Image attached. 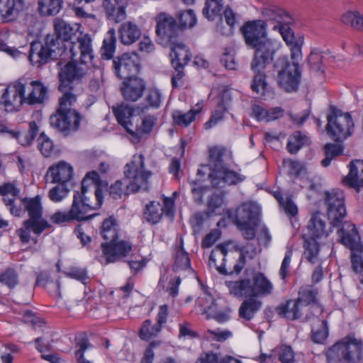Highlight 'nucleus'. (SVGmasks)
<instances>
[{"label":"nucleus","instance_id":"864d4df0","mask_svg":"<svg viewBox=\"0 0 363 363\" xmlns=\"http://www.w3.org/2000/svg\"><path fill=\"white\" fill-rule=\"evenodd\" d=\"M26 42L20 45L18 48L14 46L6 45L1 36H0V50L4 51L13 59H19L26 56L25 52L23 50L26 48Z\"/></svg>","mask_w":363,"mask_h":363},{"label":"nucleus","instance_id":"393cba45","mask_svg":"<svg viewBox=\"0 0 363 363\" xmlns=\"http://www.w3.org/2000/svg\"><path fill=\"white\" fill-rule=\"evenodd\" d=\"M345 185L359 191L363 187V160H356L350 164V172L343 179Z\"/></svg>","mask_w":363,"mask_h":363},{"label":"nucleus","instance_id":"bb28decb","mask_svg":"<svg viewBox=\"0 0 363 363\" xmlns=\"http://www.w3.org/2000/svg\"><path fill=\"white\" fill-rule=\"evenodd\" d=\"M274 286L267 277L260 272L252 277V296L255 297L267 296L272 294Z\"/></svg>","mask_w":363,"mask_h":363},{"label":"nucleus","instance_id":"09e8293b","mask_svg":"<svg viewBox=\"0 0 363 363\" xmlns=\"http://www.w3.org/2000/svg\"><path fill=\"white\" fill-rule=\"evenodd\" d=\"M324 149L325 158L321 161L323 167L329 166L331 161L343 152V147L340 144L327 143Z\"/></svg>","mask_w":363,"mask_h":363},{"label":"nucleus","instance_id":"7ed1b4c3","mask_svg":"<svg viewBox=\"0 0 363 363\" xmlns=\"http://www.w3.org/2000/svg\"><path fill=\"white\" fill-rule=\"evenodd\" d=\"M54 28L57 36L47 35L45 43L40 49L38 43H31L28 58L33 65L39 67L61 53L65 48L64 42L74 39L79 26L71 25L60 18H56L54 21Z\"/></svg>","mask_w":363,"mask_h":363},{"label":"nucleus","instance_id":"6e6d98bb","mask_svg":"<svg viewBox=\"0 0 363 363\" xmlns=\"http://www.w3.org/2000/svg\"><path fill=\"white\" fill-rule=\"evenodd\" d=\"M69 189L66 185L59 184L50 189L48 192L49 199L55 203H60L68 196Z\"/></svg>","mask_w":363,"mask_h":363},{"label":"nucleus","instance_id":"aec40b11","mask_svg":"<svg viewBox=\"0 0 363 363\" xmlns=\"http://www.w3.org/2000/svg\"><path fill=\"white\" fill-rule=\"evenodd\" d=\"M25 92L26 104L29 105L41 104L48 98V87L40 81L27 82Z\"/></svg>","mask_w":363,"mask_h":363},{"label":"nucleus","instance_id":"37998d69","mask_svg":"<svg viewBox=\"0 0 363 363\" xmlns=\"http://www.w3.org/2000/svg\"><path fill=\"white\" fill-rule=\"evenodd\" d=\"M269 357H277L281 363H292L294 359V352L290 346L283 345L273 350Z\"/></svg>","mask_w":363,"mask_h":363},{"label":"nucleus","instance_id":"f8f14e48","mask_svg":"<svg viewBox=\"0 0 363 363\" xmlns=\"http://www.w3.org/2000/svg\"><path fill=\"white\" fill-rule=\"evenodd\" d=\"M259 207L252 202L244 203L237 209L236 225L247 240L253 239L255 236V230L259 222Z\"/></svg>","mask_w":363,"mask_h":363},{"label":"nucleus","instance_id":"c03bdc74","mask_svg":"<svg viewBox=\"0 0 363 363\" xmlns=\"http://www.w3.org/2000/svg\"><path fill=\"white\" fill-rule=\"evenodd\" d=\"M308 138L300 132H296L289 138L287 148L291 153L297 152L303 145L308 144Z\"/></svg>","mask_w":363,"mask_h":363},{"label":"nucleus","instance_id":"4d7b16f0","mask_svg":"<svg viewBox=\"0 0 363 363\" xmlns=\"http://www.w3.org/2000/svg\"><path fill=\"white\" fill-rule=\"evenodd\" d=\"M38 147L45 157H50L55 150L52 141L44 133H41L38 138Z\"/></svg>","mask_w":363,"mask_h":363},{"label":"nucleus","instance_id":"79ce46f5","mask_svg":"<svg viewBox=\"0 0 363 363\" xmlns=\"http://www.w3.org/2000/svg\"><path fill=\"white\" fill-rule=\"evenodd\" d=\"M163 212L164 208L160 202L151 201L146 205L145 216L148 222L156 224L160 220Z\"/></svg>","mask_w":363,"mask_h":363},{"label":"nucleus","instance_id":"f3484780","mask_svg":"<svg viewBox=\"0 0 363 363\" xmlns=\"http://www.w3.org/2000/svg\"><path fill=\"white\" fill-rule=\"evenodd\" d=\"M107 262H114L126 257L132 250V245L127 241H109L101 245Z\"/></svg>","mask_w":363,"mask_h":363},{"label":"nucleus","instance_id":"bf43d9fd","mask_svg":"<svg viewBox=\"0 0 363 363\" xmlns=\"http://www.w3.org/2000/svg\"><path fill=\"white\" fill-rule=\"evenodd\" d=\"M227 111V107L223 104H220L216 109L213 112L210 119L205 123L204 128L209 129L216 125L220 121L224 116L225 112Z\"/></svg>","mask_w":363,"mask_h":363},{"label":"nucleus","instance_id":"680f3d73","mask_svg":"<svg viewBox=\"0 0 363 363\" xmlns=\"http://www.w3.org/2000/svg\"><path fill=\"white\" fill-rule=\"evenodd\" d=\"M179 19L181 26L184 28H192L197 23L196 16L191 9L180 12Z\"/></svg>","mask_w":363,"mask_h":363},{"label":"nucleus","instance_id":"39448f33","mask_svg":"<svg viewBox=\"0 0 363 363\" xmlns=\"http://www.w3.org/2000/svg\"><path fill=\"white\" fill-rule=\"evenodd\" d=\"M125 179L118 180L108 189L110 195L115 199L123 195L146 189L152 173L145 169V158L141 154L134 155L131 161L124 167Z\"/></svg>","mask_w":363,"mask_h":363},{"label":"nucleus","instance_id":"b1692460","mask_svg":"<svg viewBox=\"0 0 363 363\" xmlns=\"http://www.w3.org/2000/svg\"><path fill=\"white\" fill-rule=\"evenodd\" d=\"M23 9V0H0V20L4 22L14 21Z\"/></svg>","mask_w":363,"mask_h":363},{"label":"nucleus","instance_id":"412c9836","mask_svg":"<svg viewBox=\"0 0 363 363\" xmlns=\"http://www.w3.org/2000/svg\"><path fill=\"white\" fill-rule=\"evenodd\" d=\"M115 116L120 125H121L130 134L137 133L138 124L135 120L137 116H134L131 107L125 104H121L113 109Z\"/></svg>","mask_w":363,"mask_h":363},{"label":"nucleus","instance_id":"ea45409f","mask_svg":"<svg viewBox=\"0 0 363 363\" xmlns=\"http://www.w3.org/2000/svg\"><path fill=\"white\" fill-rule=\"evenodd\" d=\"M38 132V127L35 121L29 123V130L26 132L21 133L15 130L16 135L13 136V139H16L19 144L26 146L29 145L35 138Z\"/></svg>","mask_w":363,"mask_h":363},{"label":"nucleus","instance_id":"603ef678","mask_svg":"<svg viewBox=\"0 0 363 363\" xmlns=\"http://www.w3.org/2000/svg\"><path fill=\"white\" fill-rule=\"evenodd\" d=\"M145 100L147 106L157 108L162 104V94L157 87H149L146 92Z\"/></svg>","mask_w":363,"mask_h":363},{"label":"nucleus","instance_id":"dca6fc26","mask_svg":"<svg viewBox=\"0 0 363 363\" xmlns=\"http://www.w3.org/2000/svg\"><path fill=\"white\" fill-rule=\"evenodd\" d=\"M139 57L135 52L124 53L113 60L115 74L121 79L136 77L140 70Z\"/></svg>","mask_w":363,"mask_h":363},{"label":"nucleus","instance_id":"5fc2aeb1","mask_svg":"<svg viewBox=\"0 0 363 363\" xmlns=\"http://www.w3.org/2000/svg\"><path fill=\"white\" fill-rule=\"evenodd\" d=\"M161 325L160 324H154L147 320L143 323L140 330V337L143 340H149L155 336L160 330Z\"/></svg>","mask_w":363,"mask_h":363},{"label":"nucleus","instance_id":"20e7f679","mask_svg":"<svg viewBox=\"0 0 363 363\" xmlns=\"http://www.w3.org/2000/svg\"><path fill=\"white\" fill-rule=\"evenodd\" d=\"M69 52L72 61L67 63L64 67L61 68L60 78L62 84L60 89L67 92L64 89L69 82L81 79L86 73L84 65L88 63H92L94 55L91 45V39L89 34L80 33L77 37V41L71 42Z\"/></svg>","mask_w":363,"mask_h":363},{"label":"nucleus","instance_id":"58836bf2","mask_svg":"<svg viewBox=\"0 0 363 363\" xmlns=\"http://www.w3.org/2000/svg\"><path fill=\"white\" fill-rule=\"evenodd\" d=\"M157 28L158 35H168L175 27L174 18L165 13H160L156 17Z\"/></svg>","mask_w":363,"mask_h":363},{"label":"nucleus","instance_id":"de8ad7c7","mask_svg":"<svg viewBox=\"0 0 363 363\" xmlns=\"http://www.w3.org/2000/svg\"><path fill=\"white\" fill-rule=\"evenodd\" d=\"M208 210L211 215H222L228 213L225 206L223 195H213L208 203Z\"/></svg>","mask_w":363,"mask_h":363},{"label":"nucleus","instance_id":"9b49d317","mask_svg":"<svg viewBox=\"0 0 363 363\" xmlns=\"http://www.w3.org/2000/svg\"><path fill=\"white\" fill-rule=\"evenodd\" d=\"M363 342L353 335H348L334 345L328 352V359L330 363L332 359L341 357L350 363H357L362 358ZM335 363H336L335 362Z\"/></svg>","mask_w":363,"mask_h":363},{"label":"nucleus","instance_id":"4c0bfd02","mask_svg":"<svg viewBox=\"0 0 363 363\" xmlns=\"http://www.w3.org/2000/svg\"><path fill=\"white\" fill-rule=\"evenodd\" d=\"M62 6L63 0H38V11L44 16L57 15Z\"/></svg>","mask_w":363,"mask_h":363},{"label":"nucleus","instance_id":"a18cd8bd","mask_svg":"<svg viewBox=\"0 0 363 363\" xmlns=\"http://www.w3.org/2000/svg\"><path fill=\"white\" fill-rule=\"evenodd\" d=\"M173 269L175 272L182 270L192 271L189 255L186 251H184L183 247H180L177 251Z\"/></svg>","mask_w":363,"mask_h":363},{"label":"nucleus","instance_id":"4468645a","mask_svg":"<svg viewBox=\"0 0 363 363\" xmlns=\"http://www.w3.org/2000/svg\"><path fill=\"white\" fill-rule=\"evenodd\" d=\"M26 92V79H20L9 85L2 92L0 104L6 112H15L20 109L25 101Z\"/></svg>","mask_w":363,"mask_h":363},{"label":"nucleus","instance_id":"13d9d810","mask_svg":"<svg viewBox=\"0 0 363 363\" xmlns=\"http://www.w3.org/2000/svg\"><path fill=\"white\" fill-rule=\"evenodd\" d=\"M255 254L256 249L251 245H247L242 248L240 252L239 263L235 264L234 271L237 273H239L245 265V259L247 257L252 259Z\"/></svg>","mask_w":363,"mask_h":363},{"label":"nucleus","instance_id":"3c124183","mask_svg":"<svg viewBox=\"0 0 363 363\" xmlns=\"http://www.w3.org/2000/svg\"><path fill=\"white\" fill-rule=\"evenodd\" d=\"M352 267L354 274L353 278L355 281L359 282L358 288L363 290V257L360 255H353Z\"/></svg>","mask_w":363,"mask_h":363},{"label":"nucleus","instance_id":"c9c22d12","mask_svg":"<svg viewBox=\"0 0 363 363\" xmlns=\"http://www.w3.org/2000/svg\"><path fill=\"white\" fill-rule=\"evenodd\" d=\"M116 36L114 28H111L106 33L101 47V57L105 60H110L113 57L116 51Z\"/></svg>","mask_w":363,"mask_h":363},{"label":"nucleus","instance_id":"a211bd4d","mask_svg":"<svg viewBox=\"0 0 363 363\" xmlns=\"http://www.w3.org/2000/svg\"><path fill=\"white\" fill-rule=\"evenodd\" d=\"M235 250L237 251L236 245L233 242H228L216 246L211 252L209 257L210 267H214L220 274H227L225 262V257L229 252Z\"/></svg>","mask_w":363,"mask_h":363},{"label":"nucleus","instance_id":"f704fd0d","mask_svg":"<svg viewBox=\"0 0 363 363\" xmlns=\"http://www.w3.org/2000/svg\"><path fill=\"white\" fill-rule=\"evenodd\" d=\"M272 60V59H267L264 60L263 68L257 67L256 69H253L251 66V68L255 73L254 79L251 84V88L255 92L261 95L264 94V91L267 86L264 70L266 67V65L269 63Z\"/></svg>","mask_w":363,"mask_h":363},{"label":"nucleus","instance_id":"2eb2a0df","mask_svg":"<svg viewBox=\"0 0 363 363\" xmlns=\"http://www.w3.org/2000/svg\"><path fill=\"white\" fill-rule=\"evenodd\" d=\"M344 199V194L340 190H333L325 194L328 219L333 227L340 226L346 216Z\"/></svg>","mask_w":363,"mask_h":363},{"label":"nucleus","instance_id":"9d476101","mask_svg":"<svg viewBox=\"0 0 363 363\" xmlns=\"http://www.w3.org/2000/svg\"><path fill=\"white\" fill-rule=\"evenodd\" d=\"M327 119V133L333 140L342 142L352 135L354 122L349 113L332 109Z\"/></svg>","mask_w":363,"mask_h":363},{"label":"nucleus","instance_id":"8fccbe9b","mask_svg":"<svg viewBox=\"0 0 363 363\" xmlns=\"http://www.w3.org/2000/svg\"><path fill=\"white\" fill-rule=\"evenodd\" d=\"M0 193L3 196V201L6 206L16 201L19 190L12 184L8 183L0 186Z\"/></svg>","mask_w":363,"mask_h":363},{"label":"nucleus","instance_id":"49530a36","mask_svg":"<svg viewBox=\"0 0 363 363\" xmlns=\"http://www.w3.org/2000/svg\"><path fill=\"white\" fill-rule=\"evenodd\" d=\"M222 9V0H206L203 13L208 19L213 20L216 16H220Z\"/></svg>","mask_w":363,"mask_h":363},{"label":"nucleus","instance_id":"f257e3e1","mask_svg":"<svg viewBox=\"0 0 363 363\" xmlns=\"http://www.w3.org/2000/svg\"><path fill=\"white\" fill-rule=\"evenodd\" d=\"M263 16L273 24L272 29L278 31L286 44L290 48L291 57L294 60L289 62L287 57H279L276 62L278 70L277 81L281 87L287 91H296L300 82L301 72L298 61L302 58L301 48L304 38L301 35H294L289 25L292 17L281 9L268 7L264 9Z\"/></svg>","mask_w":363,"mask_h":363},{"label":"nucleus","instance_id":"e2e57ef3","mask_svg":"<svg viewBox=\"0 0 363 363\" xmlns=\"http://www.w3.org/2000/svg\"><path fill=\"white\" fill-rule=\"evenodd\" d=\"M76 216L77 213L75 214L74 208L70 209L69 211H59L51 216L50 220L55 223L60 224L74 220L73 218H74Z\"/></svg>","mask_w":363,"mask_h":363},{"label":"nucleus","instance_id":"6ab92c4d","mask_svg":"<svg viewBox=\"0 0 363 363\" xmlns=\"http://www.w3.org/2000/svg\"><path fill=\"white\" fill-rule=\"evenodd\" d=\"M47 176L51 178L52 183L66 185L72 179L74 169L69 163L60 161L48 168Z\"/></svg>","mask_w":363,"mask_h":363},{"label":"nucleus","instance_id":"774afa93","mask_svg":"<svg viewBox=\"0 0 363 363\" xmlns=\"http://www.w3.org/2000/svg\"><path fill=\"white\" fill-rule=\"evenodd\" d=\"M222 357L217 353H203L198 358L196 363H221Z\"/></svg>","mask_w":363,"mask_h":363},{"label":"nucleus","instance_id":"0e129e2a","mask_svg":"<svg viewBox=\"0 0 363 363\" xmlns=\"http://www.w3.org/2000/svg\"><path fill=\"white\" fill-rule=\"evenodd\" d=\"M328 335V327L327 322L323 320L319 328L313 329L312 331V340L316 343H323Z\"/></svg>","mask_w":363,"mask_h":363},{"label":"nucleus","instance_id":"0eeeda50","mask_svg":"<svg viewBox=\"0 0 363 363\" xmlns=\"http://www.w3.org/2000/svg\"><path fill=\"white\" fill-rule=\"evenodd\" d=\"M76 101V96L72 92H65L60 99V107L50 117V124L65 136L79 130L82 121V115L70 107Z\"/></svg>","mask_w":363,"mask_h":363},{"label":"nucleus","instance_id":"72a5a7b5","mask_svg":"<svg viewBox=\"0 0 363 363\" xmlns=\"http://www.w3.org/2000/svg\"><path fill=\"white\" fill-rule=\"evenodd\" d=\"M196 305L201 308V311L203 314H206V317L213 318L219 322H223L226 320L225 317L216 315L213 313L215 308V300L210 294H204L196 300Z\"/></svg>","mask_w":363,"mask_h":363},{"label":"nucleus","instance_id":"c85d7f7f","mask_svg":"<svg viewBox=\"0 0 363 363\" xmlns=\"http://www.w3.org/2000/svg\"><path fill=\"white\" fill-rule=\"evenodd\" d=\"M284 114V111L280 107L272 108L267 110L262 106L254 104L252 107V116L258 121L269 122L279 118Z\"/></svg>","mask_w":363,"mask_h":363},{"label":"nucleus","instance_id":"69168bd1","mask_svg":"<svg viewBox=\"0 0 363 363\" xmlns=\"http://www.w3.org/2000/svg\"><path fill=\"white\" fill-rule=\"evenodd\" d=\"M317 292L311 289H303L299 292L297 301L302 306L306 307L315 302Z\"/></svg>","mask_w":363,"mask_h":363},{"label":"nucleus","instance_id":"2f4dec72","mask_svg":"<svg viewBox=\"0 0 363 363\" xmlns=\"http://www.w3.org/2000/svg\"><path fill=\"white\" fill-rule=\"evenodd\" d=\"M302 306L297 300H289L286 303L277 307V313L286 319L296 320L302 315Z\"/></svg>","mask_w":363,"mask_h":363},{"label":"nucleus","instance_id":"473e14b6","mask_svg":"<svg viewBox=\"0 0 363 363\" xmlns=\"http://www.w3.org/2000/svg\"><path fill=\"white\" fill-rule=\"evenodd\" d=\"M262 303L257 297L250 296L244 301L240 308V316L247 320H251L255 314L260 309Z\"/></svg>","mask_w":363,"mask_h":363},{"label":"nucleus","instance_id":"cd10ccee","mask_svg":"<svg viewBox=\"0 0 363 363\" xmlns=\"http://www.w3.org/2000/svg\"><path fill=\"white\" fill-rule=\"evenodd\" d=\"M203 108V101L198 102L187 113H184L179 110H175L172 112V118L175 124L186 127L189 125L196 118V116L201 111Z\"/></svg>","mask_w":363,"mask_h":363},{"label":"nucleus","instance_id":"6e6552de","mask_svg":"<svg viewBox=\"0 0 363 363\" xmlns=\"http://www.w3.org/2000/svg\"><path fill=\"white\" fill-rule=\"evenodd\" d=\"M23 207L28 211L29 219L25 220L22 228L18 230V235L23 242H28L30 240L36 242L37 238H33L31 233L38 237L50 227L48 221L42 218L41 197L36 196L34 198L25 199Z\"/></svg>","mask_w":363,"mask_h":363},{"label":"nucleus","instance_id":"a19ab883","mask_svg":"<svg viewBox=\"0 0 363 363\" xmlns=\"http://www.w3.org/2000/svg\"><path fill=\"white\" fill-rule=\"evenodd\" d=\"M101 233L107 242L114 241L117 238L118 224L113 217H109L104 220Z\"/></svg>","mask_w":363,"mask_h":363},{"label":"nucleus","instance_id":"ddd939ff","mask_svg":"<svg viewBox=\"0 0 363 363\" xmlns=\"http://www.w3.org/2000/svg\"><path fill=\"white\" fill-rule=\"evenodd\" d=\"M94 192L89 191H75L73 196V201L70 209H74L77 216L73 220H84L94 218L96 214L89 215L92 211L96 210L101 207L103 203V196H100L96 192V197L94 196Z\"/></svg>","mask_w":363,"mask_h":363},{"label":"nucleus","instance_id":"423d86ee","mask_svg":"<svg viewBox=\"0 0 363 363\" xmlns=\"http://www.w3.org/2000/svg\"><path fill=\"white\" fill-rule=\"evenodd\" d=\"M242 31L246 44L255 49L252 68H263L264 60L272 59L275 50L274 43L267 38L265 22L262 20L250 21L242 28Z\"/></svg>","mask_w":363,"mask_h":363},{"label":"nucleus","instance_id":"e433bc0d","mask_svg":"<svg viewBox=\"0 0 363 363\" xmlns=\"http://www.w3.org/2000/svg\"><path fill=\"white\" fill-rule=\"evenodd\" d=\"M100 179L99 175L96 171L88 172L82 182L81 191L94 192V196L96 197V191L100 196H103L102 191L99 186Z\"/></svg>","mask_w":363,"mask_h":363},{"label":"nucleus","instance_id":"a878e982","mask_svg":"<svg viewBox=\"0 0 363 363\" xmlns=\"http://www.w3.org/2000/svg\"><path fill=\"white\" fill-rule=\"evenodd\" d=\"M118 33L121 43L129 45L140 38L142 30L135 23L128 21L121 24Z\"/></svg>","mask_w":363,"mask_h":363},{"label":"nucleus","instance_id":"7c9ffc66","mask_svg":"<svg viewBox=\"0 0 363 363\" xmlns=\"http://www.w3.org/2000/svg\"><path fill=\"white\" fill-rule=\"evenodd\" d=\"M170 57L173 67L177 69L183 68L191 58L189 50L183 43H181L173 45Z\"/></svg>","mask_w":363,"mask_h":363},{"label":"nucleus","instance_id":"4be33fe9","mask_svg":"<svg viewBox=\"0 0 363 363\" xmlns=\"http://www.w3.org/2000/svg\"><path fill=\"white\" fill-rule=\"evenodd\" d=\"M102 7L110 21L119 23L126 18V0H104Z\"/></svg>","mask_w":363,"mask_h":363},{"label":"nucleus","instance_id":"052dcab7","mask_svg":"<svg viewBox=\"0 0 363 363\" xmlns=\"http://www.w3.org/2000/svg\"><path fill=\"white\" fill-rule=\"evenodd\" d=\"M0 283L9 288L15 287L18 283V277L15 270L8 269L0 274Z\"/></svg>","mask_w":363,"mask_h":363},{"label":"nucleus","instance_id":"338daca9","mask_svg":"<svg viewBox=\"0 0 363 363\" xmlns=\"http://www.w3.org/2000/svg\"><path fill=\"white\" fill-rule=\"evenodd\" d=\"M155 123V118L154 117H146L142 121V124L140 126L138 125V130H135L137 133L130 135L132 136H135L136 139L138 140L140 138V134L150 133L152 130Z\"/></svg>","mask_w":363,"mask_h":363},{"label":"nucleus","instance_id":"f03ea898","mask_svg":"<svg viewBox=\"0 0 363 363\" xmlns=\"http://www.w3.org/2000/svg\"><path fill=\"white\" fill-rule=\"evenodd\" d=\"M210 164L209 165H203L198 169L199 178L196 181L191 182L192 194L194 200L200 203L203 200V194L207 191L208 188L201 184L202 178L208 172V179L211 184L215 187H222L224 185H235L243 182L246 177L230 169L223 163L222 156L216 148L210 150Z\"/></svg>","mask_w":363,"mask_h":363},{"label":"nucleus","instance_id":"5701e85b","mask_svg":"<svg viewBox=\"0 0 363 363\" xmlns=\"http://www.w3.org/2000/svg\"><path fill=\"white\" fill-rule=\"evenodd\" d=\"M145 88V84L142 79L130 77L123 82L121 91L126 101H136L142 96Z\"/></svg>","mask_w":363,"mask_h":363},{"label":"nucleus","instance_id":"c756f323","mask_svg":"<svg viewBox=\"0 0 363 363\" xmlns=\"http://www.w3.org/2000/svg\"><path fill=\"white\" fill-rule=\"evenodd\" d=\"M225 285L231 295L235 297L252 296V281L249 279L226 281Z\"/></svg>","mask_w":363,"mask_h":363},{"label":"nucleus","instance_id":"1a4fd4ad","mask_svg":"<svg viewBox=\"0 0 363 363\" xmlns=\"http://www.w3.org/2000/svg\"><path fill=\"white\" fill-rule=\"evenodd\" d=\"M324 218V215L320 213L313 214L307 225V233L303 235L304 255L313 264L318 260L319 243L331 232L325 228Z\"/></svg>","mask_w":363,"mask_h":363}]
</instances>
